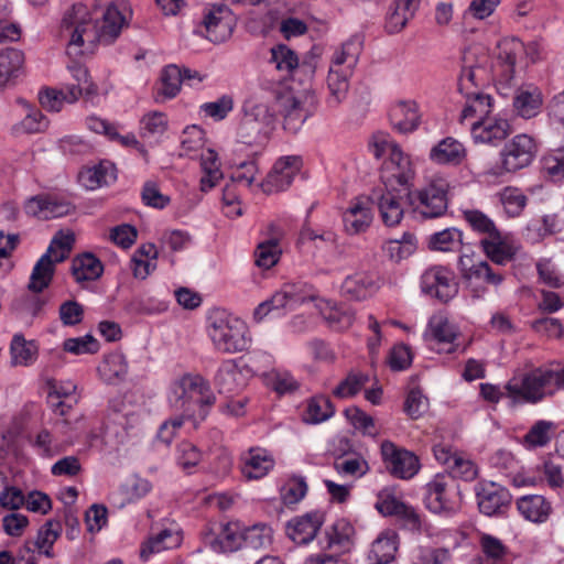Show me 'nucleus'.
Returning a JSON list of instances; mask_svg holds the SVG:
<instances>
[{
  "label": "nucleus",
  "instance_id": "nucleus-1",
  "mask_svg": "<svg viewBox=\"0 0 564 564\" xmlns=\"http://www.w3.org/2000/svg\"><path fill=\"white\" fill-rule=\"evenodd\" d=\"M127 13L129 8L126 3H111L107 7L100 25L94 24L87 7L76 3L64 15L62 29L69 32L67 52L69 55L82 54L85 44L95 43L111 44L128 24Z\"/></svg>",
  "mask_w": 564,
  "mask_h": 564
},
{
  "label": "nucleus",
  "instance_id": "nucleus-2",
  "mask_svg": "<svg viewBox=\"0 0 564 564\" xmlns=\"http://www.w3.org/2000/svg\"><path fill=\"white\" fill-rule=\"evenodd\" d=\"M169 402L174 411H184L186 416L206 419L216 397L203 376L185 373L174 381Z\"/></svg>",
  "mask_w": 564,
  "mask_h": 564
},
{
  "label": "nucleus",
  "instance_id": "nucleus-3",
  "mask_svg": "<svg viewBox=\"0 0 564 564\" xmlns=\"http://www.w3.org/2000/svg\"><path fill=\"white\" fill-rule=\"evenodd\" d=\"M555 378V369L550 367L514 375L505 386L506 395L516 403H539L557 392Z\"/></svg>",
  "mask_w": 564,
  "mask_h": 564
},
{
  "label": "nucleus",
  "instance_id": "nucleus-4",
  "mask_svg": "<svg viewBox=\"0 0 564 564\" xmlns=\"http://www.w3.org/2000/svg\"><path fill=\"white\" fill-rule=\"evenodd\" d=\"M207 329L215 349L219 352L237 354L250 345L246 323L224 310H215L209 314Z\"/></svg>",
  "mask_w": 564,
  "mask_h": 564
},
{
  "label": "nucleus",
  "instance_id": "nucleus-5",
  "mask_svg": "<svg viewBox=\"0 0 564 564\" xmlns=\"http://www.w3.org/2000/svg\"><path fill=\"white\" fill-rule=\"evenodd\" d=\"M75 236L72 231H58L52 239L46 252L35 263L28 289L42 292L53 279L55 264L63 262L69 254Z\"/></svg>",
  "mask_w": 564,
  "mask_h": 564
},
{
  "label": "nucleus",
  "instance_id": "nucleus-6",
  "mask_svg": "<svg viewBox=\"0 0 564 564\" xmlns=\"http://www.w3.org/2000/svg\"><path fill=\"white\" fill-rule=\"evenodd\" d=\"M448 182L441 176L431 178L422 188L406 192L413 212L423 218H437L447 210Z\"/></svg>",
  "mask_w": 564,
  "mask_h": 564
},
{
  "label": "nucleus",
  "instance_id": "nucleus-7",
  "mask_svg": "<svg viewBox=\"0 0 564 564\" xmlns=\"http://www.w3.org/2000/svg\"><path fill=\"white\" fill-rule=\"evenodd\" d=\"M424 503L433 513L453 514L460 507L459 489L455 480L437 474L425 487Z\"/></svg>",
  "mask_w": 564,
  "mask_h": 564
},
{
  "label": "nucleus",
  "instance_id": "nucleus-8",
  "mask_svg": "<svg viewBox=\"0 0 564 564\" xmlns=\"http://www.w3.org/2000/svg\"><path fill=\"white\" fill-rule=\"evenodd\" d=\"M524 52V44L516 37L503 39L498 43L492 73L497 79L498 89L503 94H507L503 90L514 85L516 65Z\"/></svg>",
  "mask_w": 564,
  "mask_h": 564
},
{
  "label": "nucleus",
  "instance_id": "nucleus-9",
  "mask_svg": "<svg viewBox=\"0 0 564 564\" xmlns=\"http://www.w3.org/2000/svg\"><path fill=\"white\" fill-rule=\"evenodd\" d=\"M458 269L463 280L468 283L475 299L482 297L487 292L486 288L476 285V282L482 281L489 285L499 286L505 280L503 273L495 270L488 262L475 261L473 252H462L458 259Z\"/></svg>",
  "mask_w": 564,
  "mask_h": 564
},
{
  "label": "nucleus",
  "instance_id": "nucleus-10",
  "mask_svg": "<svg viewBox=\"0 0 564 564\" xmlns=\"http://www.w3.org/2000/svg\"><path fill=\"white\" fill-rule=\"evenodd\" d=\"M420 285L424 294L444 303L458 293L454 272L443 265L427 268L421 275Z\"/></svg>",
  "mask_w": 564,
  "mask_h": 564
},
{
  "label": "nucleus",
  "instance_id": "nucleus-11",
  "mask_svg": "<svg viewBox=\"0 0 564 564\" xmlns=\"http://www.w3.org/2000/svg\"><path fill=\"white\" fill-rule=\"evenodd\" d=\"M414 176L410 159L402 152L400 147H393L391 155L388 156L381 167V181L386 189L398 191V186L408 191V186Z\"/></svg>",
  "mask_w": 564,
  "mask_h": 564
},
{
  "label": "nucleus",
  "instance_id": "nucleus-12",
  "mask_svg": "<svg viewBox=\"0 0 564 564\" xmlns=\"http://www.w3.org/2000/svg\"><path fill=\"white\" fill-rule=\"evenodd\" d=\"M458 336V328L444 314H435L424 332V340L427 346L437 352L451 354L456 350L455 340Z\"/></svg>",
  "mask_w": 564,
  "mask_h": 564
},
{
  "label": "nucleus",
  "instance_id": "nucleus-13",
  "mask_svg": "<svg viewBox=\"0 0 564 564\" xmlns=\"http://www.w3.org/2000/svg\"><path fill=\"white\" fill-rule=\"evenodd\" d=\"M536 153V145L528 134H518L501 151V169L514 173L531 164Z\"/></svg>",
  "mask_w": 564,
  "mask_h": 564
},
{
  "label": "nucleus",
  "instance_id": "nucleus-14",
  "mask_svg": "<svg viewBox=\"0 0 564 564\" xmlns=\"http://www.w3.org/2000/svg\"><path fill=\"white\" fill-rule=\"evenodd\" d=\"M381 455L387 469L397 478L410 479L420 469L419 458L406 449L398 448L392 442H382Z\"/></svg>",
  "mask_w": 564,
  "mask_h": 564
},
{
  "label": "nucleus",
  "instance_id": "nucleus-15",
  "mask_svg": "<svg viewBox=\"0 0 564 564\" xmlns=\"http://www.w3.org/2000/svg\"><path fill=\"white\" fill-rule=\"evenodd\" d=\"M475 491L479 511L485 516L502 514L510 506L511 495L509 490L497 482H478Z\"/></svg>",
  "mask_w": 564,
  "mask_h": 564
},
{
  "label": "nucleus",
  "instance_id": "nucleus-16",
  "mask_svg": "<svg viewBox=\"0 0 564 564\" xmlns=\"http://www.w3.org/2000/svg\"><path fill=\"white\" fill-rule=\"evenodd\" d=\"M202 539L215 552H234L242 544V532L237 523H213L203 531Z\"/></svg>",
  "mask_w": 564,
  "mask_h": 564
},
{
  "label": "nucleus",
  "instance_id": "nucleus-17",
  "mask_svg": "<svg viewBox=\"0 0 564 564\" xmlns=\"http://www.w3.org/2000/svg\"><path fill=\"white\" fill-rule=\"evenodd\" d=\"M302 166V160L296 155H289L279 159L265 180L261 183V188L267 194L285 191L299 174Z\"/></svg>",
  "mask_w": 564,
  "mask_h": 564
},
{
  "label": "nucleus",
  "instance_id": "nucleus-18",
  "mask_svg": "<svg viewBox=\"0 0 564 564\" xmlns=\"http://www.w3.org/2000/svg\"><path fill=\"white\" fill-rule=\"evenodd\" d=\"M202 25L210 42L223 43L232 34L235 18L227 6H213L204 14Z\"/></svg>",
  "mask_w": 564,
  "mask_h": 564
},
{
  "label": "nucleus",
  "instance_id": "nucleus-19",
  "mask_svg": "<svg viewBox=\"0 0 564 564\" xmlns=\"http://www.w3.org/2000/svg\"><path fill=\"white\" fill-rule=\"evenodd\" d=\"M276 100L284 118V129L292 133L297 132L312 113L306 105L307 97L285 93L279 95Z\"/></svg>",
  "mask_w": 564,
  "mask_h": 564
},
{
  "label": "nucleus",
  "instance_id": "nucleus-20",
  "mask_svg": "<svg viewBox=\"0 0 564 564\" xmlns=\"http://www.w3.org/2000/svg\"><path fill=\"white\" fill-rule=\"evenodd\" d=\"M325 522V514L319 510L297 516L288 521L286 535L296 544L312 542Z\"/></svg>",
  "mask_w": 564,
  "mask_h": 564
},
{
  "label": "nucleus",
  "instance_id": "nucleus-21",
  "mask_svg": "<svg viewBox=\"0 0 564 564\" xmlns=\"http://www.w3.org/2000/svg\"><path fill=\"white\" fill-rule=\"evenodd\" d=\"M470 132L475 143L498 145L511 133V128L507 119L488 117L484 120H475Z\"/></svg>",
  "mask_w": 564,
  "mask_h": 564
},
{
  "label": "nucleus",
  "instance_id": "nucleus-22",
  "mask_svg": "<svg viewBox=\"0 0 564 564\" xmlns=\"http://www.w3.org/2000/svg\"><path fill=\"white\" fill-rule=\"evenodd\" d=\"M248 373L247 367H240L237 360L227 359L216 372L215 384L220 393L234 394L246 386Z\"/></svg>",
  "mask_w": 564,
  "mask_h": 564
},
{
  "label": "nucleus",
  "instance_id": "nucleus-23",
  "mask_svg": "<svg viewBox=\"0 0 564 564\" xmlns=\"http://www.w3.org/2000/svg\"><path fill=\"white\" fill-rule=\"evenodd\" d=\"M25 213L41 219H52L68 215L73 205L54 196L39 195L30 198L25 206Z\"/></svg>",
  "mask_w": 564,
  "mask_h": 564
},
{
  "label": "nucleus",
  "instance_id": "nucleus-24",
  "mask_svg": "<svg viewBox=\"0 0 564 564\" xmlns=\"http://www.w3.org/2000/svg\"><path fill=\"white\" fill-rule=\"evenodd\" d=\"M397 192L392 189H386V192L376 189L369 196L370 202L378 205L382 221L390 227L400 224L404 215L401 204L402 197Z\"/></svg>",
  "mask_w": 564,
  "mask_h": 564
},
{
  "label": "nucleus",
  "instance_id": "nucleus-25",
  "mask_svg": "<svg viewBox=\"0 0 564 564\" xmlns=\"http://www.w3.org/2000/svg\"><path fill=\"white\" fill-rule=\"evenodd\" d=\"M274 464L273 456L261 447H252L241 454V473L250 480L263 478Z\"/></svg>",
  "mask_w": 564,
  "mask_h": 564
},
{
  "label": "nucleus",
  "instance_id": "nucleus-26",
  "mask_svg": "<svg viewBox=\"0 0 564 564\" xmlns=\"http://www.w3.org/2000/svg\"><path fill=\"white\" fill-rule=\"evenodd\" d=\"M375 508L384 517L395 516L404 519L413 528L420 525L416 511L399 500L390 489H383L378 494Z\"/></svg>",
  "mask_w": 564,
  "mask_h": 564
},
{
  "label": "nucleus",
  "instance_id": "nucleus-27",
  "mask_svg": "<svg viewBox=\"0 0 564 564\" xmlns=\"http://www.w3.org/2000/svg\"><path fill=\"white\" fill-rule=\"evenodd\" d=\"M377 290V281L368 272H356L346 276L340 286L341 295L355 301L366 300L372 296Z\"/></svg>",
  "mask_w": 564,
  "mask_h": 564
},
{
  "label": "nucleus",
  "instance_id": "nucleus-28",
  "mask_svg": "<svg viewBox=\"0 0 564 564\" xmlns=\"http://www.w3.org/2000/svg\"><path fill=\"white\" fill-rule=\"evenodd\" d=\"M299 243H310L314 249L315 257L328 262L327 252L338 249V236L332 230L316 231L311 227H304L300 232Z\"/></svg>",
  "mask_w": 564,
  "mask_h": 564
},
{
  "label": "nucleus",
  "instance_id": "nucleus-29",
  "mask_svg": "<svg viewBox=\"0 0 564 564\" xmlns=\"http://www.w3.org/2000/svg\"><path fill=\"white\" fill-rule=\"evenodd\" d=\"M520 514L533 523H544L549 520L553 508L552 503L542 495H527L517 500Z\"/></svg>",
  "mask_w": 564,
  "mask_h": 564
},
{
  "label": "nucleus",
  "instance_id": "nucleus-30",
  "mask_svg": "<svg viewBox=\"0 0 564 564\" xmlns=\"http://www.w3.org/2000/svg\"><path fill=\"white\" fill-rule=\"evenodd\" d=\"M466 155L467 151L464 144L452 137H447L431 149L429 158L436 164L459 165Z\"/></svg>",
  "mask_w": 564,
  "mask_h": 564
},
{
  "label": "nucleus",
  "instance_id": "nucleus-31",
  "mask_svg": "<svg viewBox=\"0 0 564 564\" xmlns=\"http://www.w3.org/2000/svg\"><path fill=\"white\" fill-rule=\"evenodd\" d=\"M369 197L357 198L344 213L343 221L348 234H360L370 226L372 215L369 208Z\"/></svg>",
  "mask_w": 564,
  "mask_h": 564
},
{
  "label": "nucleus",
  "instance_id": "nucleus-32",
  "mask_svg": "<svg viewBox=\"0 0 564 564\" xmlns=\"http://www.w3.org/2000/svg\"><path fill=\"white\" fill-rule=\"evenodd\" d=\"M152 490V484L139 476H132L120 486L118 491L112 492V503L118 508L135 502L145 497Z\"/></svg>",
  "mask_w": 564,
  "mask_h": 564
},
{
  "label": "nucleus",
  "instance_id": "nucleus-33",
  "mask_svg": "<svg viewBox=\"0 0 564 564\" xmlns=\"http://www.w3.org/2000/svg\"><path fill=\"white\" fill-rule=\"evenodd\" d=\"M115 165L108 161L82 171L78 175L79 183L87 189L94 191L107 186L116 180Z\"/></svg>",
  "mask_w": 564,
  "mask_h": 564
},
{
  "label": "nucleus",
  "instance_id": "nucleus-34",
  "mask_svg": "<svg viewBox=\"0 0 564 564\" xmlns=\"http://www.w3.org/2000/svg\"><path fill=\"white\" fill-rule=\"evenodd\" d=\"M390 119L394 129L401 133H410L416 130L420 124V115L416 102H398L391 110Z\"/></svg>",
  "mask_w": 564,
  "mask_h": 564
},
{
  "label": "nucleus",
  "instance_id": "nucleus-35",
  "mask_svg": "<svg viewBox=\"0 0 564 564\" xmlns=\"http://www.w3.org/2000/svg\"><path fill=\"white\" fill-rule=\"evenodd\" d=\"M398 550V534L388 530L382 532L372 543L368 560L372 564H387L391 562Z\"/></svg>",
  "mask_w": 564,
  "mask_h": 564
},
{
  "label": "nucleus",
  "instance_id": "nucleus-36",
  "mask_svg": "<svg viewBox=\"0 0 564 564\" xmlns=\"http://www.w3.org/2000/svg\"><path fill=\"white\" fill-rule=\"evenodd\" d=\"M354 528L345 519L335 521L325 531L323 543L324 549L334 550L335 552H345L350 546V539Z\"/></svg>",
  "mask_w": 564,
  "mask_h": 564
},
{
  "label": "nucleus",
  "instance_id": "nucleus-37",
  "mask_svg": "<svg viewBox=\"0 0 564 564\" xmlns=\"http://www.w3.org/2000/svg\"><path fill=\"white\" fill-rule=\"evenodd\" d=\"M80 97V91L74 87L45 88L40 91L39 98L42 107L47 111L58 112L64 104H74Z\"/></svg>",
  "mask_w": 564,
  "mask_h": 564
},
{
  "label": "nucleus",
  "instance_id": "nucleus-38",
  "mask_svg": "<svg viewBox=\"0 0 564 564\" xmlns=\"http://www.w3.org/2000/svg\"><path fill=\"white\" fill-rule=\"evenodd\" d=\"M24 54L13 47L0 52V86H6L23 72Z\"/></svg>",
  "mask_w": 564,
  "mask_h": 564
},
{
  "label": "nucleus",
  "instance_id": "nucleus-39",
  "mask_svg": "<svg viewBox=\"0 0 564 564\" xmlns=\"http://www.w3.org/2000/svg\"><path fill=\"white\" fill-rule=\"evenodd\" d=\"M420 0H395L394 7L387 17L386 29L389 33L400 32L414 17Z\"/></svg>",
  "mask_w": 564,
  "mask_h": 564
},
{
  "label": "nucleus",
  "instance_id": "nucleus-40",
  "mask_svg": "<svg viewBox=\"0 0 564 564\" xmlns=\"http://www.w3.org/2000/svg\"><path fill=\"white\" fill-rule=\"evenodd\" d=\"M427 246L431 250L441 252H454L462 249L463 252L469 251V248L463 247V232L455 227L432 234L427 239Z\"/></svg>",
  "mask_w": 564,
  "mask_h": 564
},
{
  "label": "nucleus",
  "instance_id": "nucleus-41",
  "mask_svg": "<svg viewBox=\"0 0 564 564\" xmlns=\"http://www.w3.org/2000/svg\"><path fill=\"white\" fill-rule=\"evenodd\" d=\"M466 105L462 111V120L476 118L484 120L492 110V98L479 90L466 91Z\"/></svg>",
  "mask_w": 564,
  "mask_h": 564
},
{
  "label": "nucleus",
  "instance_id": "nucleus-42",
  "mask_svg": "<svg viewBox=\"0 0 564 564\" xmlns=\"http://www.w3.org/2000/svg\"><path fill=\"white\" fill-rule=\"evenodd\" d=\"M102 272V263L91 253H84L73 260L72 273L78 283L97 280Z\"/></svg>",
  "mask_w": 564,
  "mask_h": 564
},
{
  "label": "nucleus",
  "instance_id": "nucleus-43",
  "mask_svg": "<svg viewBox=\"0 0 564 564\" xmlns=\"http://www.w3.org/2000/svg\"><path fill=\"white\" fill-rule=\"evenodd\" d=\"M351 74L352 72L329 67L327 76V87L329 90L327 102L329 107H337L346 98L349 88L348 78Z\"/></svg>",
  "mask_w": 564,
  "mask_h": 564
},
{
  "label": "nucleus",
  "instance_id": "nucleus-44",
  "mask_svg": "<svg viewBox=\"0 0 564 564\" xmlns=\"http://www.w3.org/2000/svg\"><path fill=\"white\" fill-rule=\"evenodd\" d=\"M297 302H299V300L293 294H291L286 291L275 292L271 296V299L260 303L256 307V310L253 312V318L257 322H261L270 313L276 312L278 314H280V312L282 310L291 308Z\"/></svg>",
  "mask_w": 564,
  "mask_h": 564
},
{
  "label": "nucleus",
  "instance_id": "nucleus-45",
  "mask_svg": "<svg viewBox=\"0 0 564 564\" xmlns=\"http://www.w3.org/2000/svg\"><path fill=\"white\" fill-rule=\"evenodd\" d=\"M200 166L204 173L200 178V189L207 192L223 178L217 153L212 149L203 152L200 155Z\"/></svg>",
  "mask_w": 564,
  "mask_h": 564
},
{
  "label": "nucleus",
  "instance_id": "nucleus-46",
  "mask_svg": "<svg viewBox=\"0 0 564 564\" xmlns=\"http://www.w3.org/2000/svg\"><path fill=\"white\" fill-rule=\"evenodd\" d=\"M542 106V95L539 89H519L513 98V107L519 116L529 119L536 116Z\"/></svg>",
  "mask_w": 564,
  "mask_h": 564
},
{
  "label": "nucleus",
  "instance_id": "nucleus-47",
  "mask_svg": "<svg viewBox=\"0 0 564 564\" xmlns=\"http://www.w3.org/2000/svg\"><path fill=\"white\" fill-rule=\"evenodd\" d=\"M11 364L13 366H30L37 356V346L28 341L21 334H15L10 345Z\"/></svg>",
  "mask_w": 564,
  "mask_h": 564
},
{
  "label": "nucleus",
  "instance_id": "nucleus-48",
  "mask_svg": "<svg viewBox=\"0 0 564 564\" xmlns=\"http://www.w3.org/2000/svg\"><path fill=\"white\" fill-rule=\"evenodd\" d=\"M462 216L477 234L488 236L492 239L499 238V230L496 224L484 212L475 208H466L462 210Z\"/></svg>",
  "mask_w": 564,
  "mask_h": 564
},
{
  "label": "nucleus",
  "instance_id": "nucleus-49",
  "mask_svg": "<svg viewBox=\"0 0 564 564\" xmlns=\"http://www.w3.org/2000/svg\"><path fill=\"white\" fill-rule=\"evenodd\" d=\"M335 413L332 401L325 395H315L307 402L304 413V421L311 424H318L330 419Z\"/></svg>",
  "mask_w": 564,
  "mask_h": 564
},
{
  "label": "nucleus",
  "instance_id": "nucleus-50",
  "mask_svg": "<svg viewBox=\"0 0 564 564\" xmlns=\"http://www.w3.org/2000/svg\"><path fill=\"white\" fill-rule=\"evenodd\" d=\"M180 542L181 538L177 533H174L169 529H164L148 540L140 551V556L142 560L147 561L151 554L175 547Z\"/></svg>",
  "mask_w": 564,
  "mask_h": 564
},
{
  "label": "nucleus",
  "instance_id": "nucleus-51",
  "mask_svg": "<svg viewBox=\"0 0 564 564\" xmlns=\"http://www.w3.org/2000/svg\"><path fill=\"white\" fill-rule=\"evenodd\" d=\"M61 530V523L53 520L47 521L40 528L36 539L31 541L32 545L37 550L39 554H44L47 557L54 556L52 547L59 536Z\"/></svg>",
  "mask_w": 564,
  "mask_h": 564
},
{
  "label": "nucleus",
  "instance_id": "nucleus-52",
  "mask_svg": "<svg viewBox=\"0 0 564 564\" xmlns=\"http://www.w3.org/2000/svg\"><path fill=\"white\" fill-rule=\"evenodd\" d=\"M360 54V44L349 40L334 53L330 67L341 68L346 72H354Z\"/></svg>",
  "mask_w": 564,
  "mask_h": 564
},
{
  "label": "nucleus",
  "instance_id": "nucleus-53",
  "mask_svg": "<svg viewBox=\"0 0 564 564\" xmlns=\"http://www.w3.org/2000/svg\"><path fill=\"white\" fill-rule=\"evenodd\" d=\"M98 371L107 382L124 377L128 372V362L121 352L109 354L99 366Z\"/></svg>",
  "mask_w": 564,
  "mask_h": 564
},
{
  "label": "nucleus",
  "instance_id": "nucleus-54",
  "mask_svg": "<svg viewBox=\"0 0 564 564\" xmlns=\"http://www.w3.org/2000/svg\"><path fill=\"white\" fill-rule=\"evenodd\" d=\"M74 83H67L65 87H74L80 91V96L91 97L97 94V86L91 82L88 69L78 63H70L68 66Z\"/></svg>",
  "mask_w": 564,
  "mask_h": 564
},
{
  "label": "nucleus",
  "instance_id": "nucleus-55",
  "mask_svg": "<svg viewBox=\"0 0 564 564\" xmlns=\"http://www.w3.org/2000/svg\"><path fill=\"white\" fill-rule=\"evenodd\" d=\"M281 249L276 238L260 242L254 251V262L259 268L270 269L279 261Z\"/></svg>",
  "mask_w": 564,
  "mask_h": 564
},
{
  "label": "nucleus",
  "instance_id": "nucleus-56",
  "mask_svg": "<svg viewBox=\"0 0 564 564\" xmlns=\"http://www.w3.org/2000/svg\"><path fill=\"white\" fill-rule=\"evenodd\" d=\"M243 110L245 118L259 123V126L269 131L271 130L274 121V115L267 104L249 100L245 104Z\"/></svg>",
  "mask_w": 564,
  "mask_h": 564
},
{
  "label": "nucleus",
  "instance_id": "nucleus-57",
  "mask_svg": "<svg viewBox=\"0 0 564 564\" xmlns=\"http://www.w3.org/2000/svg\"><path fill=\"white\" fill-rule=\"evenodd\" d=\"M505 212L510 217H518L527 206V196L517 187H506L499 193Z\"/></svg>",
  "mask_w": 564,
  "mask_h": 564
},
{
  "label": "nucleus",
  "instance_id": "nucleus-58",
  "mask_svg": "<svg viewBox=\"0 0 564 564\" xmlns=\"http://www.w3.org/2000/svg\"><path fill=\"white\" fill-rule=\"evenodd\" d=\"M269 132V130L262 128L259 123L242 117L237 135L239 141L243 144H262L267 140Z\"/></svg>",
  "mask_w": 564,
  "mask_h": 564
},
{
  "label": "nucleus",
  "instance_id": "nucleus-59",
  "mask_svg": "<svg viewBox=\"0 0 564 564\" xmlns=\"http://www.w3.org/2000/svg\"><path fill=\"white\" fill-rule=\"evenodd\" d=\"M334 469L340 476L361 477L369 467L368 463L360 456L337 457L334 462Z\"/></svg>",
  "mask_w": 564,
  "mask_h": 564
},
{
  "label": "nucleus",
  "instance_id": "nucleus-60",
  "mask_svg": "<svg viewBox=\"0 0 564 564\" xmlns=\"http://www.w3.org/2000/svg\"><path fill=\"white\" fill-rule=\"evenodd\" d=\"M167 129V119L163 112L152 111L141 119V134L147 138H159Z\"/></svg>",
  "mask_w": 564,
  "mask_h": 564
},
{
  "label": "nucleus",
  "instance_id": "nucleus-61",
  "mask_svg": "<svg viewBox=\"0 0 564 564\" xmlns=\"http://www.w3.org/2000/svg\"><path fill=\"white\" fill-rule=\"evenodd\" d=\"M555 429L556 425L552 421L540 420L532 425L524 440L532 446H544L550 442Z\"/></svg>",
  "mask_w": 564,
  "mask_h": 564
},
{
  "label": "nucleus",
  "instance_id": "nucleus-62",
  "mask_svg": "<svg viewBox=\"0 0 564 564\" xmlns=\"http://www.w3.org/2000/svg\"><path fill=\"white\" fill-rule=\"evenodd\" d=\"M307 492L305 478L294 476L290 478L281 489V498L285 505H295L301 501Z\"/></svg>",
  "mask_w": 564,
  "mask_h": 564
},
{
  "label": "nucleus",
  "instance_id": "nucleus-63",
  "mask_svg": "<svg viewBox=\"0 0 564 564\" xmlns=\"http://www.w3.org/2000/svg\"><path fill=\"white\" fill-rule=\"evenodd\" d=\"M271 62L276 69L291 73L299 65L296 54L286 45L280 44L271 48Z\"/></svg>",
  "mask_w": 564,
  "mask_h": 564
},
{
  "label": "nucleus",
  "instance_id": "nucleus-64",
  "mask_svg": "<svg viewBox=\"0 0 564 564\" xmlns=\"http://www.w3.org/2000/svg\"><path fill=\"white\" fill-rule=\"evenodd\" d=\"M271 529L265 524H256L242 532V543L251 549H261L271 543Z\"/></svg>",
  "mask_w": 564,
  "mask_h": 564
}]
</instances>
